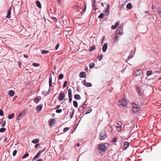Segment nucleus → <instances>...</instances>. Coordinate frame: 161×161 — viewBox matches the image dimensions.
Returning a JSON list of instances; mask_svg holds the SVG:
<instances>
[{
	"label": "nucleus",
	"instance_id": "nucleus-45",
	"mask_svg": "<svg viewBox=\"0 0 161 161\" xmlns=\"http://www.w3.org/2000/svg\"><path fill=\"white\" fill-rule=\"evenodd\" d=\"M29 156V154L28 153H26L25 154L24 156L22 157V158L23 159Z\"/></svg>",
	"mask_w": 161,
	"mask_h": 161
},
{
	"label": "nucleus",
	"instance_id": "nucleus-11",
	"mask_svg": "<svg viewBox=\"0 0 161 161\" xmlns=\"http://www.w3.org/2000/svg\"><path fill=\"white\" fill-rule=\"evenodd\" d=\"M130 145V143L129 142L127 141H125L124 142V150H125L126 149L128 148Z\"/></svg>",
	"mask_w": 161,
	"mask_h": 161
},
{
	"label": "nucleus",
	"instance_id": "nucleus-10",
	"mask_svg": "<svg viewBox=\"0 0 161 161\" xmlns=\"http://www.w3.org/2000/svg\"><path fill=\"white\" fill-rule=\"evenodd\" d=\"M55 119H51L49 123V125L51 126H53L55 124Z\"/></svg>",
	"mask_w": 161,
	"mask_h": 161
},
{
	"label": "nucleus",
	"instance_id": "nucleus-42",
	"mask_svg": "<svg viewBox=\"0 0 161 161\" xmlns=\"http://www.w3.org/2000/svg\"><path fill=\"white\" fill-rule=\"evenodd\" d=\"M6 130V129L4 128H1L0 129V132H3L5 131Z\"/></svg>",
	"mask_w": 161,
	"mask_h": 161
},
{
	"label": "nucleus",
	"instance_id": "nucleus-43",
	"mask_svg": "<svg viewBox=\"0 0 161 161\" xmlns=\"http://www.w3.org/2000/svg\"><path fill=\"white\" fill-rule=\"evenodd\" d=\"M152 8L154 12L156 11L157 10V7L156 6L153 5L152 7Z\"/></svg>",
	"mask_w": 161,
	"mask_h": 161
},
{
	"label": "nucleus",
	"instance_id": "nucleus-35",
	"mask_svg": "<svg viewBox=\"0 0 161 161\" xmlns=\"http://www.w3.org/2000/svg\"><path fill=\"white\" fill-rule=\"evenodd\" d=\"M68 96H72V90L71 89L69 88L68 91Z\"/></svg>",
	"mask_w": 161,
	"mask_h": 161
},
{
	"label": "nucleus",
	"instance_id": "nucleus-50",
	"mask_svg": "<svg viewBox=\"0 0 161 161\" xmlns=\"http://www.w3.org/2000/svg\"><path fill=\"white\" fill-rule=\"evenodd\" d=\"M69 103H71L72 100V96H69Z\"/></svg>",
	"mask_w": 161,
	"mask_h": 161
},
{
	"label": "nucleus",
	"instance_id": "nucleus-44",
	"mask_svg": "<svg viewBox=\"0 0 161 161\" xmlns=\"http://www.w3.org/2000/svg\"><path fill=\"white\" fill-rule=\"evenodd\" d=\"M74 113H75V110L74 109H73V112H72V113H71V112H70V114H71V115L70 116V119H71L73 117V115H74Z\"/></svg>",
	"mask_w": 161,
	"mask_h": 161
},
{
	"label": "nucleus",
	"instance_id": "nucleus-48",
	"mask_svg": "<svg viewBox=\"0 0 161 161\" xmlns=\"http://www.w3.org/2000/svg\"><path fill=\"white\" fill-rule=\"evenodd\" d=\"M49 52L48 51L43 50L42 51V53L43 54H45L48 53Z\"/></svg>",
	"mask_w": 161,
	"mask_h": 161
},
{
	"label": "nucleus",
	"instance_id": "nucleus-46",
	"mask_svg": "<svg viewBox=\"0 0 161 161\" xmlns=\"http://www.w3.org/2000/svg\"><path fill=\"white\" fill-rule=\"evenodd\" d=\"M67 83H68V82L67 81H65L64 82V83L63 85V87L64 88V87H66L67 86Z\"/></svg>",
	"mask_w": 161,
	"mask_h": 161
},
{
	"label": "nucleus",
	"instance_id": "nucleus-32",
	"mask_svg": "<svg viewBox=\"0 0 161 161\" xmlns=\"http://www.w3.org/2000/svg\"><path fill=\"white\" fill-rule=\"evenodd\" d=\"M116 126L117 128V130L119 131L120 132L121 131V128H122V126H117L116 125Z\"/></svg>",
	"mask_w": 161,
	"mask_h": 161
},
{
	"label": "nucleus",
	"instance_id": "nucleus-63",
	"mask_svg": "<svg viewBox=\"0 0 161 161\" xmlns=\"http://www.w3.org/2000/svg\"><path fill=\"white\" fill-rule=\"evenodd\" d=\"M40 145V144L38 143L36 144L35 146V147L36 148H37L38 147H39Z\"/></svg>",
	"mask_w": 161,
	"mask_h": 161
},
{
	"label": "nucleus",
	"instance_id": "nucleus-13",
	"mask_svg": "<svg viewBox=\"0 0 161 161\" xmlns=\"http://www.w3.org/2000/svg\"><path fill=\"white\" fill-rule=\"evenodd\" d=\"M137 92L139 94H141L143 91L141 87L137 86L136 87Z\"/></svg>",
	"mask_w": 161,
	"mask_h": 161
},
{
	"label": "nucleus",
	"instance_id": "nucleus-38",
	"mask_svg": "<svg viewBox=\"0 0 161 161\" xmlns=\"http://www.w3.org/2000/svg\"><path fill=\"white\" fill-rule=\"evenodd\" d=\"M104 14L103 13H101L98 16V18L101 19H103V18Z\"/></svg>",
	"mask_w": 161,
	"mask_h": 161
},
{
	"label": "nucleus",
	"instance_id": "nucleus-29",
	"mask_svg": "<svg viewBox=\"0 0 161 161\" xmlns=\"http://www.w3.org/2000/svg\"><path fill=\"white\" fill-rule=\"evenodd\" d=\"M14 115V113H12L11 114H9L8 116V118L9 119H11L13 117Z\"/></svg>",
	"mask_w": 161,
	"mask_h": 161
},
{
	"label": "nucleus",
	"instance_id": "nucleus-24",
	"mask_svg": "<svg viewBox=\"0 0 161 161\" xmlns=\"http://www.w3.org/2000/svg\"><path fill=\"white\" fill-rule=\"evenodd\" d=\"M152 71L151 70H148L147 71V76L150 75L152 74Z\"/></svg>",
	"mask_w": 161,
	"mask_h": 161
},
{
	"label": "nucleus",
	"instance_id": "nucleus-64",
	"mask_svg": "<svg viewBox=\"0 0 161 161\" xmlns=\"http://www.w3.org/2000/svg\"><path fill=\"white\" fill-rule=\"evenodd\" d=\"M158 13L161 17V11L158 10Z\"/></svg>",
	"mask_w": 161,
	"mask_h": 161
},
{
	"label": "nucleus",
	"instance_id": "nucleus-49",
	"mask_svg": "<svg viewBox=\"0 0 161 161\" xmlns=\"http://www.w3.org/2000/svg\"><path fill=\"white\" fill-rule=\"evenodd\" d=\"M95 3H96V0H93L92 5L93 7H96Z\"/></svg>",
	"mask_w": 161,
	"mask_h": 161
},
{
	"label": "nucleus",
	"instance_id": "nucleus-60",
	"mask_svg": "<svg viewBox=\"0 0 161 161\" xmlns=\"http://www.w3.org/2000/svg\"><path fill=\"white\" fill-rule=\"evenodd\" d=\"M59 46V44H57L56 45V46L55 47V49L56 50H57L58 49Z\"/></svg>",
	"mask_w": 161,
	"mask_h": 161
},
{
	"label": "nucleus",
	"instance_id": "nucleus-55",
	"mask_svg": "<svg viewBox=\"0 0 161 161\" xmlns=\"http://www.w3.org/2000/svg\"><path fill=\"white\" fill-rule=\"evenodd\" d=\"M86 104H84L82 106L81 108H82V109H83L86 108Z\"/></svg>",
	"mask_w": 161,
	"mask_h": 161
},
{
	"label": "nucleus",
	"instance_id": "nucleus-37",
	"mask_svg": "<svg viewBox=\"0 0 161 161\" xmlns=\"http://www.w3.org/2000/svg\"><path fill=\"white\" fill-rule=\"evenodd\" d=\"M64 75L63 74H60L59 75V79L60 80H62L64 77Z\"/></svg>",
	"mask_w": 161,
	"mask_h": 161
},
{
	"label": "nucleus",
	"instance_id": "nucleus-47",
	"mask_svg": "<svg viewBox=\"0 0 161 161\" xmlns=\"http://www.w3.org/2000/svg\"><path fill=\"white\" fill-rule=\"evenodd\" d=\"M69 129V127H67L64 128L63 130V131L64 132H67Z\"/></svg>",
	"mask_w": 161,
	"mask_h": 161
},
{
	"label": "nucleus",
	"instance_id": "nucleus-21",
	"mask_svg": "<svg viewBox=\"0 0 161 161\" xmlns=\"http://www.w3.org/2000/svg\"><path fill=\"white\" fill-rule=\"evenodd\" d=\"M8 94L10 97L13 96L14 95V92L13 90H9L8 92Z\"/></svg>",
	"mask_w": 161,
	"mask_h": 161
},
{
	"label": "nucleus",
	"instance_id": "nucleus-3",
	"mask_svg": "<svg viewBox=\"0 0 161 161\" xmlns=\"http://www.w3.org/2000/svg\"><path fill=\"white\" fill-rule=\"evenodd\" d=\"M107 136V134L105 131H102L100 134L99 138L100 140H103Z\"/></svg>",
	"mask_w": 161,
	"mask_h": 161
},
{
	"label": "nucleus",
	"instance_id": "nucleus-51",
	"mask_svg": "<svg viewBox=\"0 0 161 161\" xmlns=\"http://www.w3.org/2000/svg\"><path fill=\"white\" fill-rule=\"evenodd\" d=\"M62 111V110L61 109L56 110V112L57 113H60Z\"/></svg>",
	"mask_w": 161,
	"mask_h": 161
},
{
	"label": "nucleus",
	"instance_id": "nucleus-15",
	"mask_svg": "<svg viewBox=\"0 0 161 161\" xmlns=\"http://www.w3.org/2000/svg\"><path fill=\"white\" fill-rule=\"evenodd\" d=\"M79 76L80 78H84L86 76V74L85 72H81Z\"/></svg>",
	"mask_w": 161,
	"mask_h": 161
},
{
	"label": "nucleus",
	"instance_id": "nucleus-33",
	"mask_svg": "<svg viewBox=\"0 0 161 161\" xmlns=\"http://www.w3.org/2000/svg\"><path fill=\"white\" fill-rule=\"evenodd\" d=\"M85 86L87 87H91L92 86V84L91 83L86 82Z\"/></svg>",
	"mask_w": 161,
	"mask_h": 161
},
{
	"label": "nucleus",
	"instance_id": "nucleus-5",
	"mask_svg": "<svg viewBox=\"0 0 161 161\" xmlns=\"http://www.w3.org/2000/svg\"><path fill=\"white\" fill-rule=\"evenodd\" d=\"M132 106L133 108V111L135 113H136L138 110H139L138 106H137L136 104L134 103L132 104Z\"/></svg>",
	"mask_w": 161,
	"mask_h": 161
},
{
	"label": "nucleus",
	"instance_id": "nucleus-58",
	"mask_svg": "<svg viewBox=\"0 0 161 161\" xmlns=\"http://www.w3.org/2000/svg\"><path fill=\"white\" fill-rule=\"evenodd\" d=\"M119 38V36H118L116 35L115 36V37L114 38V41H116Z\"/></svg>",
	"mask_w": 161,
	"mask_h": 161
},
{
	"label": "nucleus",
	"instance_id": "nucleus-52",
	"mask_svg": "<svg viewBox=\"0 0 161 161\" xmlns=\"http://www.w3.org/2000/svg\"><path fill=\"white\" fill-rule=\"evenodd\" d=\"M116 125H117V126H122V123L120 121H119L118 122H117L116 123Z\"/></svg>",
	"mask_w": 161,
	"mask_h": 161
},
{
	"label": "nucleus",
	"instance_id": "nucleus-57",
	"mask_svg": "<svg viewBox=\"0 0 161 161\" xmlns=\"http://www.w3.org/2000/svg\"><path fill=\"white\" fill-rule=\"evenodd\" d=\"M3 111L1 109H0V116H3Z\"/></svg>",
	"mask_w": 161,
	"mask_h": 161
},
{
	"label": "nucleus",
	"instance_id": "nucleus-16",
	"mask_svg": "<svg viewBox=\"0 0 161 161\" xmlns=\"http://www.w3.org/2000/svg\"><path fill=\"white\" fill-rule=\"evenodd\" d=\"M119 25V23L118 22H116L114 25H112L111 28L112 29H115Z\"/></svg>",
	"mask_w": 161,
	"mask_h": 161
},
{
	"label": "nucleus",
	"instance_id": "nucleus-53",
	"mask_svg": "<svg viewBox=\"0 0 161 161\" xmlns=\"http://www.w3.org/2000/svg\"><path fill=\"white\" fill-rule=\"evenodd\" d=\"M17 153V151L16 150H14L13 153V155L14 156L16 155Z\"/></svg>",
	"mask_w": 161,
	"mask_h": 161
},
{
	"label": "nucleus",
	"instance_id": "nucleus-23",
	"mask_svg": "<svg viewBox=\"0 0 161 161\" xmlns=\"http://www.w3.org/2000/svg\"><path fill=\"white\" fill-rule=\"evenodd\" d=\"M42 108V105H39L37 107H36V110L38 111H40Z\"/></svg>",
	"mask_w": 161,
	"mask_h": 161
},
{
	"label": "nucleus",
	"instance_id": "nucleus-2",
	"mask_svg": "<svg viewBox=\"0 0 161 161\" xmlns=\"http://www.w3.org/2000/svg\"><path fill=\"white\" fill-rule=\"evenodd\" d=\"M98 149L101 152H104L106 149V147L104 144L99 145Z\"/></svg>",
	"mask_w": 161,
	"mask_h": 161
},
{
	"label": "nucleus",
	"instance_id": "nucleus-30",
	"mask_svg": "<svg viewBox=\"0 0 161 161\" xmlns=\"http://www.w3.org/2000/svg\"><path fill=\"white\" fill-rule=\"evenodd\" d=\"M103 57V55L102 54H101L100 56H98L97 58H98V61H100L102 60Z\"/></svg>",
	"mask_w": 161,
	"mask_h": 161
},
{
	"label": "nucleus",
	"instance_id": "nucleus-7",
	"mask_svg": "<svg viewBox=\"0 0 161 161\" xmlns=\"http://www.w3.org/2000/svg\"><path fill=\"white\" fill-rule=\"evenodd\" d=\"M65 97L64 93H61L58 97V99L60 101L64 100Z\"/></svg>",
	"mask_w": 161,
	"mask_h": 161
},
{
	"label": "nucleus",
	"instance_id": "nucleus-59",
	"mask_svg": "<svg viewBox=\"0 0 161 161\" xmlns=\"http://www.w3.org/2000/svg\"><path fill=\"white\" fill-rule=\"evenodd\" d=\"M130 54H132L133 55V56L135 54V52L134 50H132L130 53Z\"/></svg>",
	"mask_w": 161,
	"mask_h": 161
},
{
	"label": "nucleus",
	"instance_id": "nucleus-4",
	"mask_svg": "<svg viewBox=\"0 0 161 161\" xmlns=\"http://www.w3.org/2000/svg\"><path fill=\"white\" fill-rule=\"evenodd\" d=\"M106 5L107 6V8L105 10L103 11V14L104 15L108 16L109 14V9L110 6L109 4H106Z\"/></svg>",
	"mask_w": 161,
	"mask_h": 161
},
{
	"label": "nucleus",
	"instance_id": "nucleus-34",
	"mask_svg": "<svg viewBox=\"0 0 161 161\" xmlns=\"http://www.w3.org/2000/svg\"><path fill=\"white\" fill-rule=\"evenodd\" d=\"M92 109L91 108H90L88 109H87V110L86 111V112L85 113V114H87L89 113H91L92 112Z\"/></svg>",
	"mask_w": 161,
	"mask_h": 161
},
{
	"label": "nucleus",
	"instance_id": "nucleus-62",
	"mask_svg": "<svg viewBox=\"0 0 161 161\" xmlns=\"http://www.w3.org/2000/svg\"><path fill=\"white\" fill-rule=\"evenodd\" d=\"M86 81L85 80H83L82 82V84L85 86L86 85Z\"/></svg>",
	"mask_w": 161,
	"mask_h": 161
},
{
	"label": "nucleus",
	"instance_id": "nucleus-19",
	"mask_svg": "<svg viewBox=\"0 0 161 161\" xmlns=\"http://www.w3.org/2000/svg\"><path fill=\"white\" fill-rule=\"evenodd\" d=\"M74 98L76 100H80L81 98L80 95L77 94H76L75 95Z\"/></svg>",
	"mask_w": 161,
	"mask_h": 161
},
{
	"label": "nucleus",
	"instance_id": "nucleus-40",
	"mask_svg": "<svg viewBox=\"0 0 161 161\" xmlns=\"http://www.w3.org/2000/svg\"><path fill=\"white\" fill-rule=\"evenodd\" d=\"M85 8H84V9L82 11V12L81 13L82 14V15L86 11V4H85Z\"/></svg>",
	"mask_w": 161,
	"mask_h": 161
},
{
	"label": "nucleus",
	"instance_id": "nucleus-18",
	"mask_svg": "<svg viewBox=\"0 0 161 161\" xmlns=\"http://www.w3.org/2000/svg\"><path fill=\"white\" fill-rule=\"evenodd\" d=\"M36 5L39 8H41V4L40 3V2L39 1H36Z\"/></svg>",
	"mask_w": 161,
	"mask_h": 161
},
{
	"label": "nucleus",
	"instance_id": "nucleus-61",
	"mask_svg": "<svg viewBox=\"0 0 161 161\" xmlns=\"http://www.w3.org/2000/svg\"><path fill=\"white\" fill-rule=\"evenodd\" d=\"M117 138H114L112 139V141L114 142H116Z\"/></svg>",
	"mask_w": 161,
	"mask_h": 161
},
{
	"label": "nucleus",
	"instance_id": "nucleus-31",
	"mask_svg": "<svg viewBox=\"0 0 161 161\" xmlns=\"http://www.w3.org/2000/svg\"><path fill=\"white\" fill-rule=\"evenodd\" d=\"M50 77L49 78V84L52 83V75L50 74Z\"/></svg>",
	"mask_w": 161,
	"mask_h": 161
},
{
	"label": "nucleus",
	"instance_id": "nucleus-25",
	"mask_svg": "<svg viewBox=\"0 0 161 161\" xmlns=\"http://www.w3.org/2000/svg\"><path fill=\"white\" fill-rule=\"evenodd\" d=\"M95 65V64L94 63H91L89 64V67L90 68H92Z\"/></svg>",
	"mask_w": 161,
	"mask_h": 161
},
{
	"label": "nucleus",
	"instance_id": "nucleus-39",
	"mask_svg": "<svg viewBox=\"0 0 161 161\" xmlns=\"http://www.w3.org/2000/svg\"><path fill=\"white\" fill-rule=\"evenodd\" d=\"M32 65L34 67H39L40 66V64L34 63H33Z\"/></svg>",
	"mask_w": 161,
	"mask_h": 161
},
{
	"label": "nucleus",
	"instance_id": "nucleus-26",
	"mask_svg": "<svg viewBox=\"0 0 161 161\" xmlns=\"http://www.w3.org/2000/svg\"><path fill=\"white\" fill-rule=\"evenodd\" d=\"M74 106L76 108H77L78 106V103L76 101H73Z\"/></svg>",
	"mask_w": 161,
	"mask_h": 161
},
{
	"label": "nucleus",
	"instance_id": "nucleus-22",
	"mask_svg": "<svg viewBox=\"0 0 161 161\" xmlns=\"http://www.w3.org/2000/svg\"><path fill=\"white\" fill-rule=\"evenodd\" d=\"M39 140L38 139L36 138L34 139L32 141V142L34 143H37L39 142Z\"/></svg>",
	"mask_w": 161,
	"mask_h": 161
},
{
	"label": "nucleus",
	"instance_id": "nucleus-41",
	"mask_svg": "<svg viewBox=\"0 0 161 161\" xmlns=\"http://www.w3.org/2000/svg\"><path fill=\"white\" fill-rule=\"evenodd\" d=\"M133 57V56L132 54L131 55V54H129V55L128 56V57L127 58V60H128L129 59H130V58H132Z\"/></svg>",
	"mask_w": 161,
	"mask_h": 161
},
{
	"label": "nucleus",
	"instance_id": "nucleus-1",
	"mask_svg": "<svg viewBox=\"0 0 161 161\" xmlns=\"http://www.w3.org/2000/svg\"><path fill=\"white\" fill-rule=\"evenodd\" d=\"M119 105L121 107L125 106L126 105L127 103V101L124 98H122V99H120L119 101Z\"/></svg>",
	"mask_w": 161,
	"mask_h": 161
},
{
	"label": "nucleus",
	"instance_id": "nucleus-28",
	"mask_svg": "<svg viewBox=\"0 0 161 161\" xmlns=\"http://www.w3.org/2000/svg\"><path fill=\"white\" fill-rule=\"evenodd\" d=\"M6 122L5 121H3L2 122H0V124L1 125V127H4L5 126Z\"/></svg>",
	"mask_w": 161,
	"mask_h": 161
},
{
	"label": "nucleus",
	"instance_id": "nucleus-9",
	"mask_svg": "<svg viewBox=\"0 0 161 161\" xmlns=\"http://www.w3.org/2000/svg\"><path fill=\"white\" fill-rule=\"evenodd\" d=\"M123 26H120L119 27V28L120 29L121 31H117V33L118 34V35H119L120 36H121L123 34Z\"/></svg>",
	"mask_w": 161,
	"mask_h": 161
},
{
	"label": "nucleus",
	"instance_id": "nucleus-12",
	"mask_svg": "<svg viewBox=\"0 0 161 161\" xmlns=\"http://www.w3.org/2000/svg\"><path fill=\"white\" fill-rule=\"evenodd\" d=\"M11 8L10 7L9 9L7 11V15L6 16V17L8 18H9L11 17Z\"/></svg>",
	"mask_w": 161,
	"mask_h": 161
},
{
	"label": "nucleus",
	"instance_id": "nucleus-14",
	"mask_svg": "<svg viewBox=\"0 0 161 161\" xmlns=\"http://www.w3.org/2000/svg\"><path fill=\"white\" fill-rule=\"evenodd\" d=\"M108 47V44L107 43H105L103 46L102 50L103 52H105L107 50Z\"/></svg>",
	"mask_w": 161,
	"mask_h": 161
},
{
	"label": "nucleus",
	"instance_id": "nucleus-36",
	"mask_svg": "<svg viewBox=\"0 0 161 161\" xmlns=\"http://www.w3.org/2000/svg\"><path fill=\"white\" fill-rule=\"evenodd\" d=\"M34 101L36 103H38L39 102V99L37 98V97H36L34 100Z\"/></svg>",
	"mask_w": 161,
	"mask_h": 161
},
{
	"label": "nucleus",
	"instance_id": "nucleus-17",
	"mask_svg": "<svg viewBox=\"0 0 161 161\" xmlns=\"http://www.w3.org/2000/svg\"><path fill=\"white\" fill-rule=\"evenodd\" d=\"M27 112V110L25 109H24L23 111L20 112L19 114H21V116H24L25 115Z\"/></svg>",
	"mask_w": 161,
	"mask_h": 161
},
{
	"label": "nucleus",
	"instance_id": "nucleus-54",
	"mask_svg": "<svg viewBox=\"0 0 161 161\" xmlns=\"http://www.w3.org/2000/svg\"><path fill=\"white\" fill-rule=\"evenodd\" d=\"M21 116V114H18V115L17 116V117L16 118L17 120H19L20 119V117Z\"/></svg>",
	"mask_w": 161,
	"mask_h": 161
},
{
	"label": "nucleus",
	"instance_id": "nucleus-56",
	"mask_svg": "<svg viewBox=\"0 0 161 161\" xmlns=\"http://www.w3.org/2000/svg\"><path fill=\"white\" fill-rule=\"evenodd\" d=\"M83 109L81 107H80L78 109L79 112H81Z\"/></svg>",
	"mask_w": 161,
	"mask_h": 161
},
{
	"label": "nucleus",
	"instance_id": "nucleus-6",
	"mask_svg": "<svg viewBox=\"0 0 161 161\" xmlns=\"http://www.w3.org/2000/svg\"><path fill=\"white\" fill-rule=\"evenodd\" d=\"M43 152V151H42L41 150L39 151L36 154L33 158V161H34L36 160L37 158H38L39 156L41 154V153H42Z\"/></svg>",
	"mask_w": 161,
	"mask_h": 161
},
{
	"label": "nucleus",
	"instance_id": "nucleus-8",
	"mask_svg": "<svg viewBox=\"0 0 161 161\" xmlns=\"http://www.w3.org/2000/svg\"><path fill=\"white\" fill-rule=\"evenodd\" d=\"M142 72H143L142 70L137 69L135 71V73L136 76H140L142 74Z\"/></svg>",
	"mask_w": 161,
	"mask_h": 161
},
{
	"label": "nucleus",
	"instance_id": "nucleus-27",
	"mask_svg": "<svg viewBox=\"0 0 161 161\" xmlns=\"http://www.w3.org/2000/svg\"><path fill=\"white\" fill-rule=\"evenodd\" d=\"M95 47L93 45L90 47V48L89 49V51L90 52L92 51L95 50Z\"/></svg>",
	"mask_w": 161,
	"mask_h": 161
},
{
	"label": "nucleus",
	"instance_id": "nucleus-20",
	"mask_svg": "<svg viewBox=\"0 0 161 161\" xmlns=\"http://www.w3.org/2000/svg\"><path fill=\"white\" fill-rule=\"evenodd\" d=\"M132 7V4L131 3H128L126 6L127 8L130 9Z\"/></svg>",
	"mask_w": 161,
	"mask_h": 161
}]
</instances>
